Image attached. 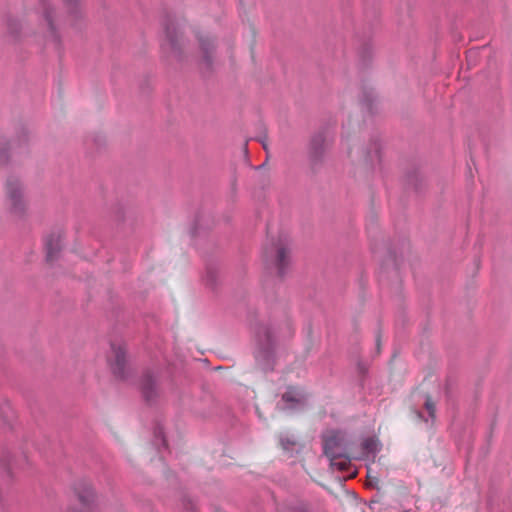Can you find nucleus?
Returning a JSON list of instances; mask_svg holds the SVG:
<instances>
[{
	"mask_svg": "<svg viewBox=\"0 0 512 512\" xmlns=\"http://www.w3.org/2000/svg\"><path fill=\"white\" fill-rule=\"evenodd\" d=\"M324 454L330 461V465L337 470H346L351 461L349 454L350 442L346 433L342 431H327L323 436Z\"/></svg>",
	"mask_w": 512,
	"mask_h": 512,
	"instance_id": "1",
	"label": "nucleus"
},
{
	"mask_svg": "<svg viewBox=\"0 0 512 512\" xmlns=\"http://www.w3.org/2000/svg\"><path fill=\"white\" fill-rule=\"evenodd\" d=\"M282 401L284 402L282 409L295 410L300 409L305 405L306 397L301 390L290 387L283 394Z\"/></svg>",
	"mask_w": 512,
	"mask_h": 512,
	"instance_id": "2",
	"label": "nucleus"
},
{
	"mask_svg": "<svg viewBox=\"0 0 512 512\" xmlns=\"http://www.w3.org/2000/svg\"><path fill=\"white\" fill-rule=\"evenodd\" d=\"M263 148H264L265 150H267V146H266V144H265V143H263Z\"/></svg>",
	"mask_w": 512,
	"mask_h": 512,
	"instance_id": "13",
	"label": "nucleus"
},
{
	"mask_svg": "<svg viewBox=\"0 0 512 512\" xmlns=\"http://www.w3.org/2000/svg\"><path fill=\"white\" fill-rule=\"evenodd\" d=\"M298 512H307V510L304 509V508H301V509L298 510Z\"/></svg>",
	"mask_w": 512,
	"mask_h": 512,
	"instance_id": "12",
	"label": "nucleus"
},
{
	"mask_svg": "<svg viewBox=\"0 0 512 512\" xmlns=\"http://www.w3.org/2000/svg\"><path fill=\"white\" fill-rule=\"evenodd\" d=\"M78 497L81 503L88 504L94 497V493L90 487H84L83 492H78Z\"/></svg>",
	"mask_w": 512,
	"mask_h": 512,
	"instance_id": "5",
	"label": "nucleus"
},
{
	"mask_svg": "<svg viewBox=\"0 0 512 512\" xmlns=\"http://www.w3.org/2000/svg\"><path fill=\"white\" fill-rule=\"evenodd\" d=\"M425 408L429 413V416L431 417L432 421L435 420V404L432 402L430 398H427L425 401Z\"/></svg>",
	"mask_w": 512,
	"mask_h": 512,
	"instance_id": "7",
	"label": "nucleus"
},
{
	"mask_svg": "<svg viewBox=\"0 0 512 512\" xmlns=\"http://www.w3.org/2000/svg\"><path fill=\"white\" fill-rule=\"evenodd\" d=\"M124 356H125V354H117V359H116V361H117L118 363L122 362V361L124 360Z\"/></svg>",
	"mask_w": 512,
	"mask_h": 512,
	"instance_id": "10",
	"label": "nucleus"
},
{
	"mask_svg": "<svg viewBox=\"0 0 512 512\" xmlns=\"http://www.w3.org/2000/svg\"><path fill=\"white\" fill-rule=\"evenodd\" d=\"M362 457L374 459L376 454L380 451V443L375 438H366L361 443Z\"/></svg>",
	"mask_w": 512,
	"mask_h": 512,
	"instance_id": "3",
	"label": "nucleus"
},
{
	"mask_svg": "<svg viewBox=\"0 0 512 512\" xmlns=\"http://www.w3.org/2000/svg\"><path fill=\"white\" fill-rule=\"evenodd\" d=\"M287 263V253L285 248H279L277 250V265L279 267V273L282 274L283 266Z\"/></svg>",
	"mask_w": 512,
	"mask_h": 512,
	"instance_id": "6",
	"label": "nucleus"
},
{
	"mask_svg": "<svg viewBox=\"0 0 512 512\" xmlns=\"http://www.w3.org/2000/svg\"><path fill=\"white\" fill-rule=\"evenodd\" d=\"M222 355V359H226V354H221Z\"/></svg>",
	"mask_w": 512,
	"mask_h": 512,
	"instance_id": "14",
	"label": "nucleus"
},
{
	"mask_svg": "<svg viewBox=\"0 0 512 512\" xmlns=\"http://www.w3.org/2000/svg\"><path fill=\"white\" fill-rule=\"evenodd\" d=\"M280 442H281V446L284 450H289L290 447L289 446H295L296 445V441L294 438H288V437H281L280 439Z\"/></svg>",
	"mask_w": 512,
	"mask_h": 512,
	"instance_id": "8",
	"label": "nucleus"
},
{
	"mask_svg": "<svg viewBox=\"0 0 512 512\" xmlns=\"http://www.w3.org/2000/svg\"><path fill=\"white\" fill-rule=\"evenodd\" d=\"M10 196H11L12 198H15V197H16V195L14 194V192H13V191H10Z\"/></svg>",
	"mask_w": 512,
	"mask_h": 512,
	"instance_id": "11",
	"label": "nucleus"
},
{
	"mask_svg": "<svg viewBox=\"0 0 512 512\" xmlns=\"http://www.w3.org/2000/svg\"><path fill=\"white\" fill-rule=\"evenodd\" d=\"M47 259L52 260L60 250V236H51L46 242Z\"/></svg>",
	"mask_w": 512,
	"mask_h": 512,
	"instance_id": "4",
	"label": "nucleus"
},
{
	"mask_svg": "<svg viewBox=\"0 0 512 512\" xmlns=\"http://www.w3.org/2000/svg\"><path fill=\"white\" fill-rule=\"evenodd\" d=\"M152 392H153V387H152V385H149V386H147V387H145V388L143 389V394H144V396H145V398H146L147 400H150L151 395H152Z\"/></svg>",
	"mask_w": 512,
	"mask_h": 512,
	"instance_id": "9",
	"label": "nucleus"
}]
</instances>
